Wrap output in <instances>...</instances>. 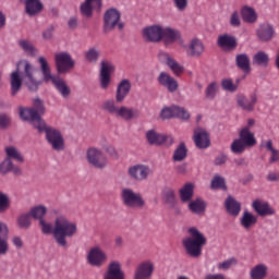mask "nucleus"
<instances>
[{
    "label": "nucleus",
    "instance_id": "7ed1b4c3",
    "mask_svg": "<svg viewBox=\"0 0 279 279\" xmlns=\"http://www.w3.org/2000/svg\"><path fill=\"white\" fill-rule=\"evenodd\" d=\"M19 114L22 121H29L35 130H43L45 128V120L40 114H45V102L40 98L33 100V108L20 107Z\"/></svg>",
    "mask_w": 279,
    "mask_h": 279
},
{
    "label": "nucleus",
    "instance_id": "6ab92c4d",
    "mask_svg": "<svg viewBox=\"0 0 279 279\" xmlns=\"http://www.w3.org/2000/svg\"><path fill=\"white\" fill-rule=\"evenodd\" d=\"M106 260H108V255L98 246L90 248L87 254V263L92 265V267H101Z\"/></svg>",
    "mask_w": 279,
    "mask_h": 279
},
{
    "label": "nucleus",
    "instance_id": "bf43d9fd",
    "mask_svg": "<svg viewBox=\"0 0 279 279\" xmlns=\"http://www.w3.org/2000/svg\"><path fill=\"white\" fill-rule=\"evenodd\" d=\"M211 189H226V179L220 175L214 177L211 180Z\"/></svg>",
    "mask_w": 279,
    "mask_h": 279
},
{
    "label": "nucleus",
    "instance_id": "c756f323",
    "mask_svg": "<svg viewBox=\"0 0 279 279\" xmlns=\"http://www.w3.org/2000/svg\"><path fill=\"white\" fill-rule=\"evenodd\" d=\"M269 275V267L267 264L259 263L250 269V279H265Z\"/></svg>",
    "mask_w": 279,
    "mask_h": 279
},
{
    "label": "nucleus",
    "instance_id": "7c9ffc66",
    "mask_svg": "<svg viewBox=\"0 0 279 279\" xmlns=\"http://www.w3.org/2000/svg\"><path fill=\"white\" fill-rule=\"evenodd\" d=\"M274 34H276L274 25L269 23L262 24L257 29V37L264 43L271 40V38H274Z\"/></svg>",
    "mask_w": 279,
    "mask_h": 279
},
{
    "label": "nucleus",
    "instance_id": "cd10ccee",
    "mask_svg": "<svg viewBox=\"0 0 279 279\" xmlns=\"http://www.w3.org/2000/svg\"><path fill=\"white\" fill-rule=\"evenodd\" d=\"M236 101L242 110L252 112L256 106V102L258 101V97H256V94L251 95L250 98L245 97L244 95H239Z\"/></svg>",
    "mask_w": 279,
    "mask_h": 279
},
{
    "label": "nucleus",
    "instance_id": "aec40b11",
    "mask_svg": "<svg viewBox=\"0 0 279 279\" xmlns=\"http://www.w3.org/2000/svg\"><path fill=\"white\" fill-rule=\"evenodd\" d=\"M101 0H85L81 7V14L85 16V19H92L93 12H101Z\"/></svg>",
    "mask_w": 279,
    "mask_h": 279
},
{
    "label": "nucleus",
    "instance_id": "0eeeda50",
    "mask_svg": "<svg viewBox=\"0 0 279 279\" xmlns=\"http://www.w3.org/2000/svg\"><path fill=\"white\" fill-rule=\"evenodd\" d=\"M121 199L122 204L126 206V208H137L138 210L145 208V198L141 193L134 192V190L130 187H125L121 191Z\"/></svg>",
    "mask_w": 279,
    "mask_h": 279
},
{
    "label": "nucleus",
    "instance_id": "423d86ee",
    "mask_svg": "<svg viewBox=\"0 0 279 279\" xmlns=\"http://www.w3.org/2000/svg\"><path fill=\"white\" fill-rule=\"evenodd\" d=\"M117 27L121 32L123 27H125V24L121 22V12L111 8L104 14L102 32L104 34H110V32H114Z\"/></svg>",
    "mask_w": 279,
    "mask_h": 279
},
{
    "label": "nucleus",
    "instance_id": "f257e3e1",
    "mask_svg": "<svg viewBox=\"0 0 279 279\" xmlns=\"http://www.w3.org/2000/svg\"><path fill=\"white\" fill-rule=\"evenodd\" d=\"M26 84L29 90H38V83L34 78V66L29 61L22 60L17 64L16 71L11 73V95H19L21 87Z\"/></svg>",
    "mask_w": 279,
    "mask_h": 279
},
{
    "label": "nucleus",
    "instance_id": "de8ad7c7",
    "mask_svg": "<svg viewBox=\"0 0 279 279\" xmlns=\"http://www.w3.org/2000/svg\"><path fill=\"white\" fill-rule=\"evenodd\" d=\"M265 147L268 151H270L269 162L274 165L275 162H279V150L274 148V143L271 141H267Z\"/></svg>",
    "mask_w": 279,
    "mask_h": 279
},
{
    "label": "nucleus",
    "instance_id": "4468645a",
    "mask_svg": "<svg viewBox=\"0 0 279 279\" xmlns=\"http://www.w3.org/2000/svg\"><path fill=\"white\" fill-rule=\"evenodd\" d=\"M128 175L131 180H135L136 182H143L151 175V168L144 163H136L128 169Z\"/></svg>",
    "mask_w": 279,
    "mask_h": 279
},
{
    "label": "nucleus",
    "instance_id": "2f4dec72",
    "mask_svg": "<svg viewBox=\"0 0 279 279\" xmlns=\"http://www.w3.org/2000/svg\"><path fill=\"white\" fill-rule=\"evenodd\" d=\"M180 199L183 204H189L195 195V185L193 183L184 184L179 191Z\"/></svg>",
    "mask_w": 279,
    "mask_h": 279
},
{
    "label": "nucleus",
    "instance_id": "680f3d73",
    "mask_svg": "<svg viewBox=\"0 0 279 279\" xmlns=\"http://www.w3.org/2000/svg\"><path fill=\"white\" fill-rule=\"evenodd\" d=\"M173 5L179 12H184L189 7V0H173Z\"/></svg>",
    "mask_w": 279,
    "mask_h": 279
},
{
    "label": "nucleus",
    "instance_id": "a19ab883",
    "mask_svg": "<svg viewBox=\"0 0 279 279\" xmlns=\"http://www.w3.org/2000/svg\"><path fill=\"white\" fill-rule=\"evenodd\" d=\"M47 206L37 205L35 207H32L28 214L33 217V219L43 221V219H45V216L47 215Z\"/></svg>",
    "mask_w": 279,
    "mask_h": 279
},
{
    "label": "nucleus",
    "instance_id": "9b49d317",
    "mask_svg": "<svg viewBox=\"0 0 279 279\" xmlns=\"http://www.w3.org/2000/svg\"><path fill=\"white\" fill-rule=\"evenodd\" d=\"M161 119H181V121H189L191 113L184 107L172 105L165 107L160 112Z\"/></svg>",
    "mask_w": 279,
    "mask_h": 279
},
{
    "label": "nucleus",
    "instance_id": "052dcab7",
    "mask_svg": "<svg viewBox=\"0 0 279 279\" xmlns=\"http://www.w3.org/2000/svg\"><path fill=\"white\" fill-rule=\"evenodd\" d=\"M10 252V244L8 243V238L0 236V256H5Z\"/></svg>",
    "mask_w": 279,
    "mask_h": 279
},
{
    "label": "nucleus",
    "instance_id": "393cba45",
    "mask_svg": "<svg viewBox=\"0 0 279 279\" xmlns=\"http://www.w3.org/2000/svg\"><path fill=\"white\" fill-rule=\"evenodd\" d=\"M116 117L123 121H134V119H138L141 117V111L134 107L120 106L118 116Z\"/></svg>",
    "mask_w": 279,
    "mask_h": 279
},
{
    "label": "nucleus",
    "instance_id": "e433bc0d",
    "mask_svg": "<svg viewBox=\"0 0 279 279\" xmlns=\"http://www.w3.org/2000/svg\"><path fill=\"white\" fill-rule=\"evenodd\" d=\"M189 156V149L186 148V144L184 142H181L178 147L174 149L172 160L173 162H182L186 160V157Z\"/></svg>",
    "mask_w": 279,
    "mask_h": 279
},
{
    "label": "nucleus",
    "instance_id": "f3484780",
    "mask_svg": "<svg viewBox=\"0 0 279 279\" xmlns=\"http://www.w3.org/2000/svg\"><path fill=\"white\" fill-rule=\"evenodd\" d=\"M157 82L160 86H162V88H166L168 93H175L178 88H180L178 80L167 72L159 73Z\"/></svg>",
    "mask_w": 279,
    "mask_h": 279
},
{
    "label": "nucleus",
    "instance_id": "1a4fd4ad",
    "mask_svg": "<svg viewBox=\"0 0 279 279\" xmlns=\"http://www.w3.org/2000/svg\"><path fill=\"white\" fill-rule=\"evenodd\" d=\"M86 160L94 169H106L108 167V156L101 148L89 147L86 150Z\"/></svg>",
    "mask_w": 279,
    "mask_h": 279
},
{
    "label": "nucleus",
    "instance_id": "39448f33",
    "mask_svg": "<svg viewBox=\"0 0 279 279\" xmlns=\"http://www.w3.org/2000/svg\"><path fill=\"white\" fill-rule=\"evenodd\" d=\"M38 62L43 73L44 82H51L61 97H63V99H69V97H71V86H69L64 80L60 78V76L51 74V68H49L47 58L39 57Z\"/></svg>",
    "mask_w": 279,
    "mask_h": 279
},
{
    "label": "nucleus",
    "instance_id": "c85d7f7f",
    "mask_svg": "<svg viewBox=\"0 0 279 279\" xmlns=\"http://www.w3.org/2000/svg\"><path fill=\"white\" fill-rule=\"evenodd\" d=\"M180 31L171 27L162 28L161 40H163L165 45H173L177 40L181 38Z\"/></svg>",
    "mask_w": 279,
    "mask_h": 279
},
{
    "label": "nucleus",
    "instance_id": "c03bdc74",
    "mask_svg": "<svg viewBox=\"0 0 279 279\" xmlns=\"http://www.w3.org/2000/svg\"><path fill=\"white\" fill-rule=\"evenodd\" d=\"M242 19L245 23H256L258 15L253 8L246 7L242 9Z\"/></svg>",
    "mask_w": 279,
    "mask_h": 279
},
{
    "label": "nucleus",
    "instance_id": "13d9d810",
    "mask_svg": "<svg viewBox=\"0 0 279 279\" xmlns=\"http://www.w3.org/2000/svg\"><path fill=\"white\" fill-rule=\"evenodd\" d=\"M162 195L168 204H173V202H175V191L173 189L166 187L162 191Z\"/></svg>",
    "mask_w": 279,
    "mask_h": 279
},
{
    "label": "nucleus",
    "instance_id": "864d4df0",
    "mask_svg": "<svg viewBox=\"0 0 279 279\" xmlns=\"http://www.w3.org/2000/svg\"><path fill=\"white\" fill-rule=\"evenodd\" d=\"M221 86L223 90H227L228 93H236L239 85L234 84V82L231 78H225L221 81Z\"/></svg>",
    "mask_w": 279,
    "mask_h": 279
},
{
    "label": "nucleus",
    "instance_id": "58836bf2",
    "mask_svg": "<svg viewBox=\"0 0 279 279\" xmlns=\"http://www.w3.org/2000/svg\"><path fill=\"white\" fill-rule=\"evenodd\" d=\"M5 158L9 160H16V162H25V157L14 146H7L4 148Z\"/></svg>",
    "mask_w": 279,
    "mask_h": 279
},
{
    "label": "nucleus",
    "instance_id": "4be33fe9",
    "mask_svg": "<svg viewBox=\"0 0 279 279\" xmlns=\"http://www.w3.org/2000/svg\"><path fill=\"white\" fill-rule=\"evenodd\" d=\"M102 279H125V274L121 269V263L113 260L108 267L107 271L104 274Z\"/></svg>",
    "mask_w": 279,
    "mask_h": 279
},
{
    "label": "nucleus",
    "instance_id": "f03ea898",
    "mask_svg": "<svg viewBox=\"0 0 279 279\" xmlns=\"http://www.w3.org/2000/svg\"><path fill=\"white\" fill-rule=\"evenodd\" d=\"M77 234V225L66 219L65 216H58L54 219L53 239L59 247H69L66 239H73Z\"/></svg>",
    "mask_w": 279,
    "mask_h": 279
},
{
    "label": "nucleus",
    "instance_id": "20e7f679",
    "mask_svg": "<svg viewBox=\"0 0 279 279\" xmlns=\"http://www.w3.org/2000/svg\"><path fill=\"white\" fill-rule=\"evenodd\" d=\"M190 236L183 240V247L192 258H199L202 256V250L206 245V236L199 232L197 227H190L187 229Z\"/></svg>",
    "mask_w": 279,
    "mask_h": 279
},
{
    "label": "nucleus",
    "instance_id": "774afa93",
    "mask_svg": "<svg viewBox=\"0 0 279 279\" xmlns=\"http://www.w3.org/2000/svg\"><path fill=\"white\" fill-rule=\"evenodd\" d=\"M266 180L268 182H279V172H276V171L268 172V174L266 175Z\"/></svg>",
    "mask_w": 279,
    "mask_h": 279
},
{
    "label": "nucleus",
    "instance_id": "79ce46f5",
    "mask_svg": "<svg viewBox=\"0 0 279 279\" xmlns=\"http://www.w3.org/2000/svg\"><path fill=\"white\" fill-rule=\"evenodd\" d=\"M19 47L23 49L26 56H38V49L27 39H21L19 41Z\"/></svg>",
    "mask_w": 279,
    "mask_h": 279
},
{
    "label": "nucleus",
    "instance_id": "6e6552de",
    "mask_svg": "<svg viewBox=\"0 0 279 279\" xmlns=\"http://www.w3.org/2000/svg\"><path fill=\"white\" fill-rule=\"evenodd\" d=\"M37 131L39 133H46V141H48L54 151H62L64 149V137L57 129L51 128L44 122V128Z\"/></svg>",
    "mask_w": 279,
    "mask_h": 279
},
{
    "label": "nucleus",
    "instance_id": "4d7b16f0",
    "mask_svg": "<svg viewBox=\"0 0 279 279\" xmlns=\"http://www.w3.org/2000/svg\"><path fill=\"white\" fill-rule=\"evenodd\" d=\"M39 227L43 234H53V226L48 222L45 218L39 220Z\"/></svg>",
    "mask_w": 279,
    "mask_h": 279
},
{
    "label": "nucleus",
    "instance_id": "4c0bfd02",
    "mask_svg": "<svg viewBox=\"0 0 279 279\" xmlns=\"http://www.w3.org/2000/svg\"><path fill=\"white\" fill-rule=\"evenodd\" d=\"M119 107L117 105V100L114 99H107L101 104V110L104 112H107V114H112L113 117H117L119 114Z\"/></svg>",
    "mask_w": 279,
    "mask_h": 279
},
{
    "label": "nucleus",
    "instance_id": "37998d69",
    "mask_svg": "<svg viewBox=\"0 0 279 279\" xmlns=\"http://www.w3.org/2000/svg\"><path fill=\"white\" fill-rule=\"evenodd\" d=\"M101 56V51L99 49L92 47L87 51H85V60L89 64H97L99 62V57Z\"/></svg>",
    "mask_w": 279,
    "mask_h": 279
},
{
    "label": "nucleus",
    "instance_id": "72a5a7b5",
    "mask_svg": "<svg viewBox=\"0 0 279 279\" xmlns=\"http://www.w3.org/2000/svg\"><path fill=\"white\" fill-rule=\"evenodd\" d=\"M225 206L229 215H231L232 217H239L241 213V203H239V201H236L232 196H228L225 202Z\"/></svg>",
    "mask_w": 279,
    "mask_h": 279
},
{
    "label": "nucleus",
    "instance_id": "0e129e2a",
    "mask_svg": "<svg viewBox=\"0 0 279 279\" xmlns=\"http://www.w3.org/2000/svg\"><path fill=\"white\" fill-rule=\"evenodd\" d=\"M10 229H8V225L3 221H0V236L2 239H9Z\"/></svg>",
    "mask_w": 279,
    "mask_h": 279
},
{
    "label": "nucleus",
    "instance_id": "09e8293b",
    "mask_svg": "<svg viewBox=\"0 0 279 279\" xmlns=\"http://www.w3.org/2000/svg\"><path fill=\"white\" fill-rule=\"evenodd\" d=\"M13 165L14 162L10 158L4 157L3 160L0 162L1 175H8V173H12Z\"/></svg>",
    "mask_w": 279,
    "mask_h": 279
},
{
    "label": "nucleus",
    "instance_id": "f8f14e48",
    "mask_svg": "<svg viewBox=\"0 0 279 279\" xmlns=\"http://www.w3.org/2000/svg\"><path fill=\"white\" fill-rule=\"evenodd\" d=\"M114 73V64L110 60L104 59L100 62L99 82L102 90H108L111 82V75Z\"/></svg>",
    "mask_w": 279,
    "mask_h": 279
},
{
    "label": "nucleus",
    "instance_id": "412c9836",
    "mask_svg": "<svg viewBox=\"0 0 279 279\" xmlns=\"http://www.w3.org/2000/svg\"><path fill=\"white\" fill-rule=\"evenodd\" d=\"M252 208L258 217H271L276 215V209L265 201L256 199L252 203Z\"/></svg>",
    "mask_w": 279,
    "mask_h": 279
},
{
    "label": "nucleus",
    "instance_id": "49530a36",
    "mask_svg": "<svg viewBox=\"0 0 279 279\" xmlns=\"http://www.w3.org/2000/svg\"><path fill=\"white\" fill-rule=\"evenodd\" d=\"M253 64L258 66H267L269 64V56L267 53L259 51L253 57Z\"/></svg>",
    "mask_w": 279,
    "mask_h": 279
},
{
    "label": "nucleus",
    "instance_id": "2eb2a0df",
    "mask_svg": "<svg viewBox=\"0 0 279 279\" xmlns=\"http://www.w3.org/2000/svg\"><path fill=\"white\" fill-rule=\"evenodd\" d=\"M142 37L146 43H160L162 40V26L150 25L142 31Z\"/></svg>",
    "mask_w": 279,
    "mask_h": 279
},
{
    "label": "nucleus",
    "instance_id": "9d476101",
    "mask_svg": "<svg viewBox=\"0 0 279 279\" xmlns=\"http://www.w3.org/2000/svg\"><path fill=\"white\" fill-rule=\"evenodd\" d=\"M54 64L59 75H65L75 69V59L69 52H58L54 54Z\"/></svg>",
    "mask_w": 279,
    "mask_h": 279
},
{
    "label": "nucleus",
    "instance_id": "603ef678",
    "mask_svg": "<svg viewBox=\"0 0 279 279\" xmlns=\"http://www.w3.org/2000/svg\"><path fill=\"white\" fill-rule=\"evenodd\" d=\"M10 208V195L0 191V213H5Z\"/></svg>",
    "mask_w": 279,
    "mask_h": 279
},
{
    "label": "nucleus",
    "instance_id": "ddd939ff",
    "mask_svg": "<svg viewBox=\"0 0 279 279\" xmlns=\"http://www.w3.org/2000/svg\"><path fill=\"white\" fill-rule=\"evenodd\" d=\"M146 141L148 145H155L160 147L166 145V147H171L173 145V136L158 133L155 130H149L146 132Z\"/></svg>",
    "mask_w": 279,
    "mask_h": 279
},
{
    "label": "nucleus",
    "instance_id": "a18cd8bd",
    "mask_svg": "<svg viewBox=\"0 0 279 279\" xmlns=\"http://www.w3.org/2000/svg\"><path fill=\"white\" fill-rule=\"evenodd\" d=\"M217 93H219V83L217 82H211L207 85L205 88V97L206 99H215L217 97Z\"/></svg>",
    "mask_w": 279,
    "mask_h": 279
},
{
    "label": "nucleus",
    "instance_id": "a878e982",
    "mask_svg": "<svg viewBox=\"0 0 279 279\" xmlns=\"http://www.w3.org/2000/svg\"><path fill=\"white\" fill-rule=\"evenodd\" d=\"M186 56L190 58H199L204 53V43L197 38H193L186 47Z\"/></svg>",
    "mask_w": 279,
    "mask_h": 279
},
{
    "label": "nucleus",
    "instance_id": "e2e57ef3",
    "mask_svg": "<svg viewBox=\"0 0 279 279\" xmlns=\"http://www.w3.org/2000/svg\"><path fill=\"white\" fill-rule=\"evenodd\" d=\"M230 25L232 27H241V16L239 15V13L236 11H234L232 14H231V17H230Z\"/></svg>",
    "mask_w": 279,
    "mask_h": 279
},
{
    "label": "nucleus",
    "instance_id": "8fccbe9b",
    "mask_svg": "<svg viewBox=\"0 0 279 279\" xmlns=\"http://www.w3.org/2000/svg\"><path fill=\"white\" fill-rule=\"evenodd\" d=\"M236 263H238L236 258L231 257L229 259L218 263L217 269L218 271H228V269H231L232 267H234Z\"/></svg>",
    "mask_w": 279,
    "mask_h": 279
},
{
    "label": "nucleus",
    "instance_id": "dca6fc26",
    "mask_svg": "<svg viewBox=\"0 0 279 279\" xmlns=\"http://www.w3.org/2000/svg\"><path fill=\"white\" fill-rule=\"evenodd\" d=\"M154 262L146 259L137 265L133 279H150L154 276Z\"/></svg>",
    "mask_w": 279,
    "mask_h": 279
},
{
    "label": "nucleus",
    "instance_id": "5701e85b",
    "mask_svg": "<svg viewBox=\"0 0 279 279\" xmlns=\"http://www.w3.org/2000/svg\"><path fill=\"white\" fill-rule=\"evenodd\" d=\"M194 143L198 149H207V147H210V137L208 136V132L202 128L195 129Z\"/></svg>",
    "mask_w": 279,
    "mask_h": 279
},
{
    "label": "nucleus",
    "instance_id": "bb28decb",
    "mask_svg": "<svg viewBox=\"0 0 279 279\" xmlns=\"http://www.w3.org/2000/svg\"><path fill=\"white\" fill-rule=\"evenodd\" d=\"M256 223H258V216L248 210H244L240 218V226L243 230H252Z\"/></svg>",
    "mask_w": 279,
    "mask_h": 279
},
{
    "label": "nucleus",
    "instance_id": "5fc2aeb1",
    "mask_svg": "<svg viewBox=\"0 0 279 279\" xmlns=\"http://www.w3.org/2000/svg\"><path fill=\"white\" fill-rule=\"evenodd\" d=\"M247 146L240 140H234L231 144V151L233 154H243Z\"/></svg>",
    "mask_w": 279,
    "mask_h": 279
},
{
    "label": "nucleus",
    "instance_id": "c9c22d12",
    "mask_svg": "<svg viewBox=\"0 0 279 279\" xmlns=\"http://www.w3.org/2000/svg\"><path fill=\"white\" fill-rule=\"evenodd\" d=\"M206 202L202 198H196L194 201H191L187 205V208L193 215H204L206 213Z\"/></svg>",
    "mask_w": 279,
    "mask_h": 279
},
{
    "label": "nucleus",
    "instance_id": "f704fd0d",
    "mask_svg": "<svg viewBox=\"0 0 279 279\" xmlns=\"http://www.w3.org/2000/svg\"><path fill=\"white\" fill-rule=\"evenodd\" d=\"M239 140L246 146V147H254L256 145V137H254V133L250 131V126H244L240 131Z\"/></svg>",
    "mask_w": 279,
    "mask_h": 279
},
{
    "label": "nucleus",
    "instance_id": "338daca9",
    "mask_svg": "<svg viewBox=\"0 0 279 279\" xmlns=\"http://www.w3.org/2000/svg\"><path fill=\"white\" fill-rule=\"evenodd\" d=\"M53 26L50 25L48 26L44 32H43V38L45 40H51V38H53Z\"/></svg>",
    "mask_w": 279,
    "mask_h": 279
},
{
    "label": "nucleus",
    "instance_id": "b1692460",
    "mask_svg": "<svg viewBox=\"0 0 279 279\" xmlns=\"http://www.w3.org/2000/svg\"><path fill=\"white\" fill-rule=\"evenodd\" d=\"M132 90V83L130 80L124 78L122 80L117 87L116 92V101L118 104H121L125 100V97L130 95V92Z\"/></svg>",
    "mask_w": 279,
    "mask_h": 279
},
{
    "label": "nucleus",
    "instance_id": "3c124183",
    "mask_svg": "<svg viewBox=\"0 0 279 279\" xmlns=\"http://www.w3.org/2000/svg\"><path fill=\"white\" fill-rule=\"evenodd\" d=\"M29 214H23L17 218V226L22 228V230H27L29 226H32V219Z\"/></svg>",
    "mask_w": 279,
    "mask_h": 279
},
{
    "label": "nucleus",
    "instance_id": "6e6d98bb",
    "mask_svg": "<svg viewBox=\"0 0 279 279\" xmlns=\"http://www.w3.org/2000/svg\"><path fill=\"white\" fill-rule=\"evenodd\" d=\"M167 66H169V69L174 73V75H180L184 72V66L178 63L175 59L170 60Z\"/></svg>",
    "mask_w": 279,
    "mask_h": 279
},
{
    "label": "nucleus",
    "instance_id": "69168bd1",
    "mask_svg": "<svg viewBox=\"0 0 279 279\" xmlns=\"http://www.w3.org/2000/svg\"><path fill=\"white\" fill-rule=\"evenodd\" d=\"M10 123H11L10 116H8V114L0 116V128L2 130H5V128H8V125H10Z\"/></svg>",
    "mask_w": 279,
    "mask_h": 279
},
{
    "label": "nucleus",
    "instance_id": "a211bd4d",
    "mask_svg": "<svg viewBox=\"0 0 279 279\" xmlns=\"http://www.w3.org/2000/svg\"><path fill=\"white\" fill-rule=\"evenodd\" d=\"M22 5H24V12L27 16H38L43 10H45V4L40 0H19Z\"/></svg>",
    "mask_w": 279,
    "mask_h": 279
},
{
    "label": "nucleus",
    "instance_id": "473e14b6",
    "mask_svg": "<svg viewBox=\"0 0 279 279\" xmlns=\"http://www.w3.org/2000/svg\"><path fill=\"white\" fill-rule=\"evenodd\" d=\"M218 45L221 49L232 51V49H236V37L232 35H221L218 37Z\"/></svg>",
    "mask_w": 279,
    "mask_h": 279
},
{
    "label": "nucleus",
    "instance_id": "ea45409f",
    "mask_svg": "<svg viewBox=\"0 0 279 279\" xmlns=\"http://www.w3.org/2000/svg\"><path fill=\"white\" fill-rule=\"evenodd\" d=\"M235 62L238 68L241 69V71H244V73H250V71H252V68L250 66V57H247V54H238L235 57Z\"/></svg>",
    "mask_w": 279,
    "mask_h": 279
}]
</instances>
